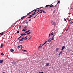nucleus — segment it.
Wrapping results in <instances>:
<instances>
[{
    "mask_svg": "<svg viewBox=\"0 0 73 73\" xmlns=\"http://www.w3.org/2000/svg\"><path fill=\"white\" fill-rule=\"evenodd\" d=\"M62 51H61V52H60V53H59V55H60L61 54H62Z\"/></svg>",
    "mask_w": 73,
    "mask_h": 73,
    "instance_id": "nucleus-13",
    "label": "nucleus"
},
{
    "mask_svg": "<svg viewBox=\"0 0 73 73\" xmlns=\"http://www.w3.org/2000/svg\"><path fill=\"white\" fill-rule=\"evenodd\" d=\"M69 21H71V19H70V20H69Z\"/></svg>",
    "mask_w": 73,
    "mask_h": 73,
    "instance_id": "nucleus-63",
    "label": "nucleus"
},
{
    "mask_svg": "<svg viewBox=\"0 0 73 73\" xmlns=\"http://www.w3.org/2000/svg\"><path fill=\"white\" fill-rule=\"evenodd\" d=\"M28 22L26 23V24H28Z\"/></svg>",
    "mask_w": 73,
    "mask_h": 73,
    "instance_id": "nucleus-51",
    "label": "nucleus"
},
{
    "mask_svg": "<svg viewBox=\"0 0 73 73\" xmlns=\"http://www.w3.org/2000/svg\"><path fill=\"white\" fill-rule=\"evenodd\" d=\"M3 47V44H1V45L0 46V48H1Z\"/></svg>",
    "mask_w": 73,
    "mask_h": 73,
    "instance_id": "nucleus-19",
    "label": "nucleus"
},
{
    "mask_svg": "<svg viewBox=\"0 0 73 73\" xmlns=\"http://www.w3.org/2000/svg\"><path fill=\"white\" fill-rule=\"evenodd\" d=\"M42 11H40V13H42Z\"/></svg>",
    "mask_w": 73,
    "mask_h": 73,
    "instance_id": "nucleus-56",
    "label": "nucleus"
},
{
    "mask_svg": "<svg viewBox=\"0 0 73 73\" xmlns=\"http://www.w3.org/2000/svg\"><path fill=\"white\" fill-rule=\"evenodd\" d=\"M22 31H24V32H25V31H26V30H25V29H23V30H22Z\"/></svg>",
    "mask_w": 73,
    "mask_h": 73,
    "instance_id": "nucleus-28",
    "label": "nucleus"
},
{
    "mask_svg": "<svg viewBox=\"0 0 73 73\" xmlns=\"http://www.w3.org/2000/svg\"><path fill=\"white\" fill-rule=\"evenodd\" d=\"M24 40H26V38H25L24 39Z\"/></svg>",
    "mask_w": 73,
    "mask_h": 73,
    "instance_id": "nucleus-54",
    "label": "nucleus"
},
{
    "mask_svg": "<svg viewBox=\"0 0 73 73\" xmlns=\"http://www.w3.org/2000/svg\"><path fill=\"white\" fill-rule=\"evenodd\" d=\"M30 33H31V32H29V33H27V35H29V34H30Z\"/></svg>",
    "mask_w": 73,
    "mask_h": 73,
    "instance_id": "nucleus-32",
    "label": "nucleus"
},
{
    "mask_svg": "<svg viewBox=\"0 0 73 73\" xmlns=\"http://www.w3.org/2000/svg\"><path fill=\"white\" fill-rule=\"evenodd\" d=\"M22 50V51H25V52H27V51H26V50H24L22 49V50Z\"/></svg>",
    "mask_w": 73,
    "mask_h": 73,
    "instance_id": "nucleus-23",
    "label": "nucleus"
},
{
    "mask_svg": "<svg viewBox=\"0 0 73 73\" xmlns=\"http://www.w3.org/2000/svg\"><path fill=\"white\" fill-rule=\"evenodd\" d=\"M64 21H66V19L64 18Z\"/></svg>",
    "mask_w": 73,
    "mask_h": 73,
    "instance_id": "nucleus-36",
    "label": "nucleus"
},
{
    "mask_svg": "<svg viewBox=\"0 0 73 73\" xmlns=\"http://www.w3.org/2000/svg\"><path fill=\"white\" fill-rule=\"evenodd\" d=\"M46 66H48L49 65V63H46Z\"/></svg>",
    "mask_w": 73,
    "mask_h": 73,
    "instance_id": "nucleus-4",
    "label": "nucleus"
},
{
    "mask_svg": "<svg viewBox=\"0 0 73 73\" xmlns=\"http://www.w3.org/2000/svg\"><path fill=\"white\" fill-rule=\"evenodd\" d=\"M17 33H20V31H17Z\"/></svg>",
    "mask_w": 73,
    "mask_h": 73,
    "instance_id": "nucleus-26",
    "label": "nucleus"
},
{
    "mask_svg": "<svg viewBox=\"0 0 73 73\" xmlns=\"http://www.w3.org/2000/svg\"><path fill=\"white\" fill-rule=\"evenodd\" d=\"M54 7H57V5H56L54 6Z\"/></svg>",
    "mask_w": 73,
    "mask_h": 73,
    "instance_id": "nucleus-60",
    "label": "nucleus"
},
{
    "mask_svg": "<svg viewBox=\"0 0 73 73\" xmlns=\"http://www.w3.org/2000/svg\"><path fill=\"white\" fill-rule=\"evenodd\" d=\"M26 28H27V26H25L24 27L25 29H26Z\"/></svg>",
    "mask_w": 73,
    "mask_h": 73,
    "instance_id": "nucleus-39",
    "label": "nucleus"
},
{
    "mask_svg": "<svg viewBox=\"0 0 73 73\" xmlns=\"http://www.w3.org/2000/svg\"><path fill=\"white\" fill-rule=\"evenodd\" d=\"M22 36H23L22 35H21L19 37H20V38L21 37H22Z\"/></svg>",
    "mask_w": 73,
    "mask_h": 73,
    "instance_id": "nucleus-42",
    "label": "nucleus"
},
{
    "mask_svg": "<svg viewBox=\"0 0 73 73\" xmlns=\"http://www.w3.org/2000/svg\"><path fill=\"white\" fill-rule=\"evenodd\" d=\"M73 23V21H71L70 23V24H72Z\"/></svg>",
    "mask_w": 73,
    "mask_h": 73,
    "instance_id": "nucleus-18",
    "label": "nucleus"
},
{
    "mask_svg": "<svg viewBox=\"0 0 73 73\" xmlns=\"http://www.w3.org/2000/svg\"><path fill=\"white\" fill-rule=\"evenodd\" d=\"M21 35H22V36H25V35H26V34L22 33V34H21Z\"/></svg>",
    "mask_w": 73,
    "mask_h": 73,
    "instance_id": "nucleus-3",
    "label": "nucleus"
},
{
    "mask_svg": "<svg viewBox=\"0 0 73 73\" xmlns=\"http://www.w3.org/2000/svg\"><path fill=\"white\" fill-rule=\"evenodd\" d=\"M50 36H52L53 35V32H52L51 34H50Z\"/></svg>",
    "mask_w": 73,
    "mask_h": 73,
    "instance_id": "nucleus-20",
    "label": "nucleus"
},
{
    "mask_svg": "<svg viewBox=\"0 0 73 73\" xmlns=\"http://www.w3.org/2000/svg\"><path fill=\"white\" fill-rule=\"evenodd\" d=\"M59 49V48H56V51L57 52V51H58V50Z\"/></svg>",
    "mask_w": 73,
    "mask_h": 73,
    "instance_id": "nucleus-11",
    "label": "nucleus"
},
{
    "mask_svg": "<svg viewBox=\"0 0 73 73\" xmlns=\"http://www.w3.org/2000/svg\"><path fill=\"white\" fill-rule=\"evenodd\" d=\"M16 63H14L13 62H12L13 65H15Z\"/></svg>",
    "mask_w": 73,
    "mask_h": 73,
    "instance_id": "nucleus-15",
    "label": "nucleus"
},
{
    "mask_svg": "<svg viewBox=\"0 0 73 73\" xmlns=\"http://www.w3.org/2000/svg\"><path fill=\"white\" fill-rule=\"evenodd\" d=\"M23 41V39H22L19 40V42H20V41Z\"/></svg>",
    "mask_w": 73,
    "mask_h": 73,
    "instance_id": "nucleus-10",
    "label": "nucleus"
},
{
    "mask_svg": "<svg viewBox=\"0 0 73 73\" xmlns=\"http://www.w3.org/2000/svg\"><path fill=\"white\" fill-rule=\"evenodd\" d=\"M68 29H69V26H68Z\"/></svg>",
    "mask_w": 73,
    "mask_h": 73,
    "instance_id": "nucleus-52",
    "label": "nucleus"
},
{
    "mask_svg": "<svg viewBox=\"0 0 73 73\" xmlns=\"http://www.w3.org/2000/svg\"><path fill=\"white\" fill-rule=\"evenodd\" d=\"M41 44L38 47V48H42V46H41Z\"/></svg>",
    "mask_w": 73,
    "mask_h": 73,
    "instance_id": "nucleus-14",
    "label": "nucleus"
},
{
    "mask_svg": "<svg viewBox=\"0 0 73 73\" xmlns=\"http://www.w3.org/2000/svg\"><path fill=\"white\" fill-rule=\"evenodd\" d=\"M47 42V41H46L44 43H45V44H46Z\"/></svg>",
    "mask_w": 73,
    "mask_h": 73,
    "instance_id": "nucleus-46",
    "label": "nucleus"
},
{
    "mask_svg": "<svg viewBox=\"0 0 73 73\" xmlns=\"http://www.w3.org/2000/svg\"><path fill=\"white\" fill-rule=\"evenodd\" d=\"M24 38L23 37L21 39L22 40H23V39H24Z\"/></svg>",
    "mask_w": 73,
    "mask_h": 73,
    "instance_id": "nucleus-48",
    "label": "nucleus"
},
{
    "mask_svg": "<svg viewBox=\"0 0 73 73\" xmlns=\"http://www.w3.org/2000/svg\"><path fill=\"white\" fill-rule=\"evenodd\" d=\"M46 43H44L43 44H42V46H44V45Z\"/></svg>",
    "mask_w": 73,
    "mask_h": 73,
    "instance_id": "nucleus-40",
    "label": "nucleus"
},
{
    "mask_svg": "<svg viewBox=\"0 0 73 73\" xmlns=\"http://www.w3.org/2000/svg\"><path fill=\"white\" fill-rule=\"evenodd\" d=\"M42 7H40V8H38L37 9H36V10L37 9H39V8H42Z\"/></svg>",
    "mask_w": 73,
    "mask_h": 73,
    "instance_id": "nucleus-30",
    "label": "nucleus"
},
{
    "mask_svg": "<svg viewBox=\"0 0 73 73\" xmlns=\"http://www.w3.org/2000/svg\"><path fill=\"white\" fill-rule=\"evenodd\" d=\"M51 10L52 11H53V10L52 9H51Z\"/></svg>",
    "mask_w": 73,
    "mask_h": 73,
    "instance_id": "nucleus-61",
    "label": "nucleus"
},
{
    "mask_svg": "<svg viewBox=\"0 0 73 73\" xmlns=\"http://www.w3.org/2000/svg\"><path fill=\"white\" fill-rule=\"evenodd\" d=\"M36 13H34V15H36Z\"/></svg>",
    "mask_w": 73,
    "mask_h": 73,
    "instance_id": "nucleus-58",
    "label": "nucleus"
},
{
    "mask_svg": "<svg viewBox=\"0 0 73 73\" xmlns=\"http://www.w3.org/2000/svg\"><path fill=\"white\" fill-rule=\"evenodd\" d=\"M68 30V29H67L66 30V31H67Z\"/></svg>",
    "mask_w": 73,
    "mask_h": 73,
    "instance_id": "nucleus-59",
    "label": "nucleus"
},
{
    "mask_svg": "<svg viewBox=\"0 0 73 73\" xmlns=\"http://www.w3.org/2000/svg\"><path fill=\"white\" fill-rule=\"evenodd\" d=\"M34 13H35V12L33 13L31 15L33 16V15H35V14H33Z\"/></svg>",
    "mask_w": 73,
    "mask_h": 73,
    "instance_id": "nucleus-24",
    "label": "nucleus"
},
{
    "mask_svg": "<svg viewBox=\"0 0 73 73\" xmlns=\"http://www.w3.org/2000/svg\"><path fill=\"white\" fill-rule=\"evenodd\" d=\"M18 48H20V46H18Z\"/></svg>",
    "mask_w": 73,
    "mask_h": 73,
    "instance_id": "nucleus-53",
    "label": "nucleus"
},
{
    "mask_svg": "<svg viewBox=\"0 0 73 73\" xmlns=\"http://www.w3.org/2000/svg\"><path fill=\"white\" fill-rule=\"evenodd\" d=\"M3 60H0V63L1 64V63H3Z\"/></svg>",
    "mask_w": 73,
    "mask_h": 73,
    "instance_id": "nucleus-9",
    "label": "nucleus"
},
{
    "mask_svg": "<svg viewBox=\"0 0 73 73\" xmlns=\"http://www.w3.org/2000/svg\"><path fill=\"white\" fill-rule=\"evenodd\" d=\"M42 11L43 13H46V12H45V11L44 10H42Z\"/></svg>",
    "mask_w": 73,
    "mask_h": 73,
    "instance_id": "nucleus-21",
    "label": "nucleus"
},
{
    "mask_svg": "<svg viewBox=\"0 0 73 73\" xmlns=\"http://www.w3.org/2000/svg\"><path fill=\"white\" fill-rule=\"evenodd\" d=\"M25 33H28L27 32V31H26V32H25Z\"/></svg>",
    "mask_w": 73,
    "mask_h": 73,
    "instance_id": "nucleus-57",
    "label": "nucleus"
},
{
    "mask_svg": "<svg viewBox=\"0 0 73 73\" xmlns=\"http://www.w3.org/2000/svg\"><path fill=\"white\" fill-rule=\"evenodd\" d=\"M50 34H49V37H50Z\"/></svg>",
    "mask_w": 73,
    "mask_h": 73,
    "instance_id": "nucleus-43",
    "label": "nucleus"
},
{
    "mask_svg": "<svg viewBox=\"0 0 73 73\" xmlns=\"http://www.w3.org/2000/svg\"><path fill=\"white\" fill-rule=\"evenodd\" d=\"M47 5L46 6H45V7H49V6H50V7H54V6H53V5Z\"/></svg>",
    "mask_w": 73,
    "mask_h": 73,
    "instance_id": "nucleus-1",
    "label": "nucleus"
},
{
    "mask_svg": "<svg viewBox=\"0 0 73 73\" xmlns=\"http://www.w3.org/2000/svg\"><path fill=\"white\" fill-rule=\"evenodd\" d=\"M40 12V11H38V12H37V13H38V12Z\"/></svg>",
    "mask_w": 73,
    "mask_h": 73,
    "instance_id": "nucleus-55",
    "label": "nucleus"
},
{
    "mask_svg": "<svg viewBox=\"0 0 73 73\" xmlns=\"http://www.w3.org/2000/svg\"><path fill=\"white\" fill-rule=\"evenodd\" d=\"M26 17V16H23L21 18V19H24Z\"/></svg>",
    "mask_w": 73,
    "mask_h": 73,
    "instance_id": "nucleus-5",
    "label": "nucleus"
},
{
    "mask_svg": "<svg viewBox=\"0 0 73 73\" xmlns=\"http://www.w3.org/2000/svg\"><path fill=\"white\" fill-rule=\"evenodd\" d=\"M31 12H29V13H28L27 14V15H29L30 14H31Z\"/></svg>",
    "mask_w": 73,
    "mask_h": 73,
    "instance_id": "nucleus-16",
    "label": "nucleus"
},
{
    "mask_svg": "<svg viewBox=\"0 0 73 73\" xmlns=\"http://www.w3.org/2000/svg\"><path fill=\"white\" fill-rule=\"evenodd\" d=\"M46 43H44L43 44H42V46H44V45Z\"/></svg>",
    "mask_w": 73,
    "mask_h": 73,
    "instance_id": "nucleus-41",
    "label": "nucleus"
},
{
    "mask_svg": "<svg viewBox=\"0 0 73 73\" xmlns=\"http://www.w3.org/2000/svg\"><path fill=\"white\" fill-rule=\"evenodd\" d=\"M52 41V40L50 39H50H49L48 40V42H50V41Z\"/></svg>",
    "mask_w": 73,
    "mask_h": 73,
    "instance_id": "nucleus-12",
    "label": "nucleus"
},
{
    "mask_svg": "<svg viewBox=\"0 0 73 73\" xmlns=\"http://www.w3.org/2000/svg\"><path fill=\"white\" fill-rule=\"evenodd\" d=\"M25 38H26V39H27V38H27V37L26 36L25 37Z\"/></svg>",
    "mask_w": 73,
    "mask_h": 73,
    "instance_id": "nucleus-44",
    "label": "nucleus"
},
{
    "mask_svg": "<svg viewBox=\"0 0 73 73\" xmlns=\"http://www.w3.org/2000/svg\"><path fill=\"white\" fill-rule=\"evenodd\" d=\"M37 15H36L35 17H33V19H35V18H36V16H37Z\"/></svg>",
    "mask_w": 73,
    "mask_h": 73,
    "instance_id": "nucleus-34",
    "label": "nucleus"
},
{
    "mask_svg": "<svg viewBox=\"0 0 73 73\" xmlns=\"http://www.w3.org/2000/svg\"><path fill=\"white\" fill-rule=\"evenodd\" d=\"M0 33V34H1V36H3V35H4V33Z\"/></svg>",
    "mask_w": 73,
    "mask_h": 73,
    "instance_id": "nucleus-17",
    "label": "nucleus"
},
{
    "mask_svg": "<svg viewBox=\"0 0 73 73\" xmlns=\"http://www.w3.org/2000/svg\"><path fill=\"white\" fill-rule=\"evenodd\" d=\"M44 72H39V73H44Z\"/></svg>",
    "mask_w": 73,
    "mask_h": 73,
    "instance_id": "nucleus-38",
    "label": "nucleus"
},
{
    "mask_svg": "<svg viewBox=\"0 0 73 73\" xmlns=\"http://www.w3.org/2000/svg\"><path fill=\"white\" fill-rule=\"evenodd\" d=\"M51 23L52 24V25H55L56 24V23H55V22H54L53 21H52Z\"/></svg>",
    "mask_w": 73,
    "mask_h": 73,
    "instance_id": "nucleus-2",
    "label": "nucleus"
},
{
    "mask_svg": "<svg viewBox=\"0 0 73 73\" xmlns=\"http://www.w3.org/2000/svg\"><path fill=\"white\" fill-rule=\"evenodd\" d=\"M65 46H63L61 50H63V49H65Z\"/></svg>",
    "mask_w": 73,
    "mask_h": 73,
    "instance_id": "nucleus-6",
    "label": "nucleus"
},
{
    "mask_svg": "<svg viewBox=\"0 0 73 73\" xmlns=\"http://www.w3.org/2000/svg\"><path fill=\"white\" fill-rule=\"evenodd\" d=\"M35 12H36V11H37V10L36 9H35V10H34Z\"/></svg>",
    "mask_w": 73,
    "mask_h": 73,
    "instance_id": "nucleus-35",
    "label": "nucleus"
},
{
    "mask_svg": "<svg viewBox=\"0 0 73 73\" xmlns=\"http://www.w3.org/2000/svg\"><path fill=\"white\" fill-rule=\"evenodd\" d=\"M31 19H30L29 20V21H31Z\"/></svg>",
    "mask_w": 73,
    "mask_h": 73,
    "instance_id": "nucleus-50",
    "label": "nucleus"
},
{
    "mask_svg": "<svg viewBox=\"0 0 73 73\" xmlns=\"http://www.w3.org/2000/svg\"><path fill=\"white\" fill-rule=\"evenodd\" d=\"M30 17H32V16H33L31 15H30Z\"/></svg>",
    "mask_w": 73,
    "mask_h": 73,
    "instance_id": "nucleus-37",
    "label": "nucleus"
},
{
    "mask_svg": "<svg viewBox=\"0 0 73 73\" xmlns=\"http://www.w3.org/2000/svg\"><path fill=\"white\" fill-rule=\"evenodd\" d=\"M21 28V26H20V25H19V28Z\"/></svg>",
    "mask_w": 73,
    "mask_h": 73,
    "instance_id": "nucleus-45",
    "label": "nucleus"
},
{
    "mask_svg": "<svg viewBox=\"0 0 73 73\" xmlns=\"http://www.w3.org/2000/svg\"><path fill=\"white\" fill-rule=\"evenodd\" d=\"M2 73H5L4 72H3Z\"/></svg>",
    "mask_w": 73,
    "mask_h": 73,
    "instance_id": "nucleus-62",
    "label": "nucleus"
},
{
    "mask_svg": "<svg viewBox=\"0 0 73 73\" xmlns=\"http://www.w3.org/2000/svg\"><path fill=\"white\" fill-rule=\"evenodd\" d=\"M56 36V34H54L53 35V36L52 37H54V36Z\"/></svg>",
    "mask_w": 73,
    "mask_h": 73,
    "instance_id": "nucleus-31",
    "label": "nucleus"
},
{
    "mask_svg": "<svg viewBox=\"0 0 73 73\" xmlns=\"http://www.w3.org/2000/svg\"><path fill=\"white\" fill-rule=\"evenodd\" d=\"M3 55H4V54L3 53H1V55L2 56H3Z\"/></svg>",
    "mask_w": 73,
    "mask_h": 73,
    "instance_id": "nucleus-27",
    "label": "nucleus"
},
{
    "mask_svg": "<svg viewBox=\"0 0 73 73\" xmlns=\"http://www.w3.org/2000/svg\"><path fill=\"white\" fill-rule=\"evenodd\" d=\"M60 1H58V3L59 4V3H60Z\"/></svg>",
    "mask_w": 73,
    "mask_h": 73,
    "instance_id": "nucleus-49",
    "label": "nucleus"
},
{
    "mask_svg": "<svg viewBox=\"0 0 73 73\" xmlns=\"http://www.w3.org/2000/svg\"><path fill=\"white\" fill-rule=\"evenodd\" d=\"M30 31V30H28L27 31V32H29Z\"/></svg>",
    "mask_w": 73,
    "mask_h": 73,
    "instance_id": "nucleus-29",
    "label": "nucleus"
},
{
    "mask_svg": "<svg viewBox=\"0 0 73 73\" xmlns=\"http://www.w3.org/2000/svg\"><path fill=\"white\" fill-rule=\"evenodd\" d=\"M20 46L21 47V49H22V48H23V46H22V45H20Z\"/></svg>",
    "mask_w": 73,
    "mask_h": 73,
    "instance_id": "nucleus-33",
    "label": "nucleus"
},
{
    "mask_svg": "<svg viewBox=\"0 0 73 73\" xmlns=\"http://www.w3.org/2000/svg\"><path fill=\"white\" fill-rule=\"evenodd\" d=\"M10 50L11 52H13V51H14V50L13 49H11Z\"/></svg>",
    "mask_w": 73,
    "mask_h": 73,
    "instance_id": "nucleus-7",
    "label": "nucleus"
},
{
    "mask_svg": "<svg viewBox=\"0 0 73 73\" xmlns=\"http://www.w3.org/2000/svg\"><path fill=\"white\" fill-rule=\"evenodd\" d=\"M35 11V10H33V11L31 12H33V11Z\"/></svg>",
    "mask_w": 73,
    "mask_h": 73,
    "instance_id": "nucleus-47",
    "label": "nucleus"
},
{
    "mask_svg": "<svg viewBox=\"0 0 73 73\" xmlns=\"http://www.w3.org/2000/svg\"><path fill=\"white\" fill-rule=\"evenodd\" d=\"M31 16H30V15H29V17H28L27 18L28 19H29V18H31V17H30Z\"/></svg>",
    "mask_w": 73,
    "mask_h": 73,
    "instance_id": "nucleus-25",
    "label": "nucleus"
},
{
    "mask_svg": "<svg viewBox=\"0 0 73 73\" xmlns=\"http://www.w3.org/2000/svg\"><path fill=\"white\" fill-rule=\"evenodd\" d=\"M54 37L53 36H52V38H51V41H53V40H54Z\"/></svg>",
    "mask_w": 73,
    "mask_h": 73,
    "instance_id": "nucleus-8",
    "label": "nucleus"
},
{
    "mask_svg": "<svg viewBox=\"0 0 73 73\" xmlns=\"http://www.w3.org/2000/svg\"><path fill=\"white\" fill-rule=\"evenodd\" d=\"M56 33H57V32L56 31H54V34L55 35H56Z\"/></svg>",
    "mask_w": 73,
    "mask_h": 73,
    "instance_id": "nucleus-22",
    "label": "nucleus"
},
{
    "mask_svg": "<svg viewBox=\"0 0 73 73\" xmlns=\"http://www.w3.org/2000/svg\"><path fill=\"white\" fill-rule=\"evenodd\" d=\"M59 4L58 3H57V4Z\"/></svg>",
    "mask_w": 73,
    "mask_h": 73,
    "instance_id": "nucleus-64",
    "label": "nucleus"
}]
</instances>
